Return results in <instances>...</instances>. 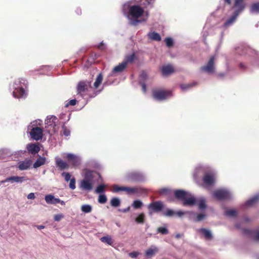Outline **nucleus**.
<instances>
[{
  "label": "nucleus",
  "mask_w": 259,
  "mask_h": 259,
  "mask_svg": "<svg viewBox=\"0 0 259 259\" xmlns=\"http://www.w3.org/2000/svg\"><path fill=\"white\" fill-rule=\"evenodd\" d=\"M122 12L128 20V23L132 26H137L140 23L147 21L149 13L139 5H131L127 2L122 6Z\"/></svg>",
  "instance_id": "1"
},
{
  "label": "nucleus",
  "mask_w": 259,
  "mask_h": 259,
  "mask_svg": "<svg viewBox=\"0 0 259 259\" xmlns=\"http://www.w3.org/2000/svg\"><path fill=\"white\" fill-rule=\"evenodd\" d=\"M27 84V81L23 78L16 79L11 87L13 97L16 98H25L27 94L26 90Z\"/></svg>",
  "instance_id": "2"
},
{
  "label": "nucleus",
  "mask_w": 259,
  "mask_h": 259,
  "mask_svg": "<svg viewBox=\"0 0 259 259\" xmlns=\"http://www.w3.org/2000/svg\"><path fill=\"white\" fill-rule=\"evenodd\" d=\"M58 120L56 116L53 115L47 116L45 120V128L49 134H52L58 131Z\"/></svg>",
  "instance_id": "3"
},
{
  "label": "nucleus",
  "mask_w": 259,
  "mask_h": 259,
  "mask_svg": "<svg viewBox=\"0 0 259 259\" xmlns=\"http://www.w3.org/2000/svg\"><path fill=\"white\" fill-rule=\"evenodd\" d=\"M172 96L170 91H164L162 90H155L153 91V98L157 101H163Z\"/></svg>",
  "instance_id": "4"
},
{
  "label": "nucleus",
  "mask_w": 259,
  "mask_h": 259,
  "mask_svg": "<svg viewBox=\"0 0 259 259\" xmlns=\"http://www.w3.org/2000/svg\"><path fill=\"white\" fill-rule=\"evenodd\" d=\"M124 178L128 182H140L144 180V176L140 172L132 171L127 172Z\"/></svg>",
  "instance_id": "5"
},
{
  "label": "nucleus",
  "mask_w": 259,
  "mask_h": 259,
  "mask_svg": "<svg viewBox=\"0 0 259 259\" xmlns=\"http://www.w3.org/2000/svg\"><path fill=\"white\" fill-rule=\"evenodd\" d=\"M63 157L66 158L74 167L78 166L81 162V158L80 156L72 153H65L63 154Z\"/></svg>",
  "instance_id": "6"
},
{
  "label": "nucleus",
  "mask_w": 259,
  "mask_h": 259,
  "mask_svg": "<svg viewBox=\"0 0 259 259\" xmlns=\"http://www.w3.org/2000/svg\"><path fill=\"white\" fill-rule=\"evenodd\" d=\"M213 196L218 200H224L231 198L232 193L226 189H222L214 191Z\"/></svg>",
  "instance_id": "7"
},
{
  "label": "nucleus",
  "mask_w": 259,
  "mask_h": 259,
  "mask_svg": "<svg viewBox=\"0 0 259 259\" xmlns=\"http://www.w3.org/2000/svg\"><path fill=\"white\" fill-rule=\"evenodd\" d=\"M216 59L215 56L210 57L207 63L201 67L202 70L208 74L213 73L215 72L214 62Z\"/></svg>",
  "instance_id": "8"
},
{
  "label": "nucleus",
  "mask_w": 259,
  "mask_h": 259,
  "mask_svg": "<svg viewBox=\"0 0 259 259\" xmlns=\"http://www.w3.org/2000/svg\"><path fill=\"white\" fill-rule=\"evenodd\" d=\"M211 169L208 166L199 165L196 167L194 171V178H197L201 177L202 175H205V174L209 172Z\"/></svg>",
  "instance_id": "9"
},
{
  "label": "nucleus",
  "mask_w": 259,
  "mask_h": 259,
  "mask_svg": "<svg viewBox=\"0 0 259 259\" xmlns=\"http://www.w3.org/2000/svg\"><path fill=\"white\" fill-rule=\"evenodd\" d=\"M91 82L88 81H82L78 83L77 87V94L83 96L84 93L91 88Z\"/></svg>",
  "instance_id": "10"
},
{
  "label": "nucleus",
  "mask_w": 259,
  "mask_h": 259,
  "mask_svg": "<svg viewBox=\"0 0 259 259\" xmlns=\"http://www.w3.org/2000/svg\"><path fill=\"white\" fill-rule=\"evenodd\" d=\"M203 181L206 186H211L213 185L215 181V174L211 169L204 175Z\"/></svg>",
  "instance_id": "11"
},
{
  "label": "nucleus",
  "mask_w": 259,
  "mask_h": 259,
  "mask_svg": "<svg viewBox=\"0 0 259 259\" xmlns=\"http://www.w3.org/2000/svg\"><path fill=\"white\" fill-rule=\"evenodd\" d=\"M30 134L32 139L38 141L42 139V130L39 127H33L30 132Z\"/></svg>",
  "instance_id": "12"
},
{
  "label": "nucleus",
  "mask_w": 259,
  "mask_h": 259,
  "mask_svg": "<svg viewBox=\"0 0 259 259\" xmlns=\"http://www.w3.org/2000/svg\"><path fill=\"white\" fill-rule=\"evenodd\" d=\"M159 251V248L155 245H151L145 251L144 255L146 257L150 258L155 256Z\"/></svg>",
  "instance_id": "13"
},
{
  "label": "nucleus",
  "mask_w": 259,
  "mask_h": 259,
  "mask_svg": "<svg viewBox=\"0 0 259 259\" xmlns=\"http://www.w3.org/2000/svg\"><path fill=\"white\" fill-rule=\"evenodd\" d=\"M80 188L87 191H91L93 189L92 181L83 179L80 182Z\"/></svg>",
  "instance_id": "14"
},
{
  "label": "nucleus",
  "mask_w": 259,
  "mask_h": 259,
  "mask_svg": "<svg viewBox=\"0 0 259 259\" xmlns=\"http://www.w3.org/2000/svg\"><path fill=\"white\" fill-rule=\"evenodd\" d=\"M164 205L162 202L160 201H155L149 204L148 206V208L156 212H159L161 211L163 208Z\"/></svg>",
  "instance_id": "15"
},
{
  "label": "nucleus",
  "mask_w": 259,
  "mask_h": 259,
  "mask_svg": "<svg viewBox=\"0 0 259 259\" xmlns=\"http://www.w3.org/2000/svg\"><path fill=\"white\" fill-rule=\"evenodd\" d=\"M196 199L191 193H189L183 201L184 206H194L196 204Z\"/></svg>",
  "instance_id": "16"
},
{
  "label": "nucleus",
  "mask_w": 259,
  "mask_h": 259,
  "mask_svg": "<svg viewBox=\"0 0 259 259\" xmlns=\"http://www.w3.org/2000/svg\"><path fill=\"white\" fill-rule=\"evenodd\" d=\"M24 181L25 178L23 177L12 176L6 178L5 180L0 181V184L8 182H11V183L16 182L17 183H22Z\"/></svg>",
  "instance_id": "17"
},
{
  "label": "nucleus",
  "mask_w": 259,
  "mask_h": 259,
  "mask_svg": "<svg viewBox=\"0 0 259 259\" xmlns=\"http://www.w3.org/2000/svg\"><path fill=\"white\" fill-rule=\"evenodd\" d=\"M26 149L29 153L34 155L40 150V148L36 144L30 143L27 145Z\"/></svg>",
  "instance_id": "18"
},
{
  "label": "nucleus",
  "mask_w": 259,
  "mask_h": 259,
  "mask_svg": "<svg viewBox=\"0 0 259 259\" xmlns=\"http://www.w3.org/2000/svg\"><path fill=\"white\" fill-rule=\"evenodd\" d=\"M242 11L236 9L233 15L225 23V26L228 27L231 25L235 21L237 16Z\"/></svg>",
  "instance_id": "19"
},
{
  "label": "nucleus",
  "mask_w": 259,
  "mask_h": 259,
  "mask_svg": "<svg viewBox=\"0 0 259 259\" xmlns=\"http://www.w3.org/2000/svg\"><path fill=\"white\" fill-rule=\"evenodd\" d=\"M31 164L32 161L31 160H26L20 161L18 163V168L21 170H26L31 166Z\"/></svg>",
  "instance_id": "20"
},
{
  "label": "nucleus",
  "mask_w": 259,
  "mask_h": 259,
  "mask_svg": "<svg viewBox=\"0 0 259 259\" xmlns=\"http://www.w3.org/2000/svg\"><path fill=\"white\" fill-rule=\"evenodd\" d=\"M125 62H121L119 65L115 66L112 70L110 75L112 76L115 74L122 72L126 68Z\"/></svg>",
  "instance_id": "21"
},
{
  "label": "nucleus",
  "mask_w": 259,
  "mask_h": 259,
  "mask_svg": "<svg viewBox=\"0 0 259 259\" xmlns=\"http://www.w3.org/2000/svg\"><path fill=\"white\" fill-rule=\"evenodd\" d=\"M188 212H184L182 211H178L177 212L175 211L174 210L170 209H167L166 211L163 212V214L166 217H172L175 214H177L178 217H181L184 214L187 213Z\"/></svg>",
  "instance_id": "22"
},
{
  "label": "nucleus",
  "mask_w": 259,
  "mask_h": 259,
  "mask_svg": "<svg viewBox=\"0 0 259 259\" xmlns=\"http://www.w3.org/2000/svg\"><path fill=\"white\" fill-rule=\"evenodd\" d=\"M45 199L46 202L49 204H56L59 203V199L55 198L52 194H48L45 196Z\"/></svg>",
  "instance_id": "23"
},
{
  "label": "nucleus",
  "mask_w": 259,
  "mask_h": 259,
  "mask_svg": "<svg viewBox=\"0 0 259 259\" xmlns=\"http://www.w3.org/2000/svg\"><path fill=\"white\" fill-rule=\"evenodd\" d=\"M188 193L189 192L182 190H177L175 191L176 197L183 201H184Z\"/></svg>",
  "instance_id": "24"
},
{
  "label": "nucleus",
  "mask_w": 259,
  "mask_h": 259,
  "mask_svg": "<svg viewBox=\"0 0 259 259\" xmlns=\"http://www.w3.org/2000/svg\"><path fill=\"white\" fill-rule=\"evenodd\" d=\"M161 71L164 76H166L174 72V68L172 65H167L162 67Z\"/></svg>",
  "instance_id": "25"
},
{
  "label": "nucleus",
  "mask_w": 259,
  "mask_h": 259,
  "mask_svg": "<svg viewBox=\"0 0 259 259\" xmlns=\"http://www.w3.org/2000/svg\"><path fill=\"white\" fill-rule=\"evenodd\" d=\"M244 233L248 234L254 240L259 241V230H244Z\"/></svg>",
  "instance_id": "26"
},
{
  "label": "nucleus",
  "mask_w": 259,
  "mask_h": 259,
  "mask_svg": "<svg viewBox=\"0 0 259 259\" xmlns=\"http://www.w3.org/2000/svg\"><path fill=\"white\" fill-rule=\"evenodd\" d=\"M196 204L198 205L199 208L201 210H204L206 208V201L203 197L197 198Z\"/></svg>",
  "instance_id": "27"
},
{
  "label": "nucleus",
  "mask_w": 259,
  "mask_h": 259,
  "mask_svg": "<svg viewBox=\"0 0 259 259\" xmlns=\"http://www.w3.org/2000/svg\"><path fill=\"white\" fill-rule=\"evenodd\" d=\"M201 235L203 236L207 240H209L212 238V234L210 230L202 228L199 230Z\"/></svg>",
  "instance_id": "28"
},
{
  "label": "nucleus",
  "mask_w": 259,
  "mask_h": 259,
  "mask_svg": "<svg viewBox=\"0 0 259 259\" xmlns=\"http://www.w3.org/2000/svg\"><path fill=\"white\" fill-rule=\"evenodd\" d=\"M258 199H259V194H257V195H255L254 196H253V197L249 199V200H248L246 202V203L245 204V206H247V207L251 206L252 205H253V204L256 203L257 202V201L258 200Z\"/></svg>",
  "instance_id": "29"
},
{
  "label": "nucleus",
  "mask_w": 259,
  "mask_h": 259,
  "mask_svg": "<svg viewBox=\"0 0 259 259\" xmlns=\"http://www.w3.org/2000/svg\"><path fill=\"white\" fill-rule=\"evenodd\" d=\"M46 162V158L43 157L39 156L33 164V167L36 168L41 165H44Z\"/></svg>",
  "instance_id": "30"
},
{
  "label": "nucleus",
  "mask_w": 259,
  "mask_h": 259,
  "mask_svg": "<svg viewBox=\"0 0 259 259\" xmlns=\"http://www.w3.org/2000/svg\"><path fill=\"white\" fill-rule=\"evenodd\" d=\"M56 165L61 169H64L67 168L68 164L66 162L63 161L61 159L58 157L55 158Z\"/></svg>",
  "instance_id": "31"
},
{
  "label": "nucleus",
  "mask_w": 259,
  "mask_h": 259,
  "mask_svg": "<svg viewBox=\"0 0 259 259\" xmlns=\"http://www.w3.org/2000/svg\"><path fill=\"white\" fill-rule=\"evenodd\" d=\"M148 36L149 39L156 41H160L161 40V36L159 33L156 32H149L148 34Z\"/></svg>",
  "instance_id": "32"
},
{
  "label": "nucleus",
  "mask_w": 259,
  "mask_h": 259,
  "mask_svg": "<svg viewBox=\"0 0 259 259\" xmlns=\"http://www.w3.org/2000/svg\"><path fill=\"white\" fill-rule=\"evenodd\" d=\"M244 0H235L234 7L235 9L242 11L244 8V5L243 3Z\"/></svg>",
  "instance_id": "33"
},
{
  "label": "nucleus",
  "mask_w": 259,
  "mask_h": 259,
  "mask_svg": "<svg viewBox=\"0 0 259 259\" xmlns=\"http://www.w3.org/2000/svg\"><path fill=\"white\" fill-rule=\"evenodd\" d=\"M11 155L10 151L7 149H0V159H4Z\"/></svg>",
  "instance_id": "34"
},
{
  "label": "nucleus",
  "mask_w": 259,
  "mask_h": 259,
  "mask_svg": "<svg viewBox=\"0 0 259 259\" xmlns=\"http://www.w3.org/2000/svg\"><path fill=\"white\" fill-rule=\"evenodd\" d=\"M124 191L128 194H133L138 192V189L136 187H124Z\"/></svg>",
  "instance_id": "35"
},
{
  "label": "nucleus",
  "mask_w": 259,
  "mask_h": 259,
  "mask_svg": "<svg viewBox=\"0 0 259 259\" xmlns=\"http://www.w3.org/2000/svg\"><path fill=\"white\" fill-rule=\"evenodd\" d=\"M100 240L105 243H106L108 245H111L113 244V241L111 237V236L109 235H107L105 236H103L101 238Z\"/></svg>",
  "instance_id": "36"
},
{
  "label": "nucleus",
  "mask_w": 259,
  "mask_h": 259,
  "mask_svg": "<svg viewBox=\"0 0 259 259\" xmlns=\"http://www.w3.org/2000/svg\"><path fill=\"white\" fill-rule=\"evenodd\" d=\"M103 80V76L101 73L98 75L95 82L94 83V88L97 89Z\"/></svg>",
  "instance_id": "37"
},
{
  "label": "nucleus",
  "mask_w": 259,
  "mask_h": 259,
  "mask_svg": "<svg viewBox=\"0 0 259 259\" xmlns=\"http://www.w3.org/2000/svg\"><path fill=\"white\" fill-rule=\"evenodd\" d=\"M135 58V56L134 54H132L130 55L126 56L124 60L122 61V62H125V65L127 66V65L130 63H132Z\"/></svg>",
  "instance_id": "38"
},
{
  "label": "nucleus",
  "mask_w": 259,
  "mask_h": 259,
  "mask_svg": "<svg viewBox=\"0 0 259 259\" xmlns=\"http://www.w3.org/2000/svg\"><path fill=\"white\" fill-rule=\"evenodd\" d=\"M250 12L253 14L259 13V3L253 4L251 6Z\"/></svg>",
  "instance_id": "39"
},
{
  "label": "nucleus",
  "mask_w": 259,
  "mask_h": 259,
  "mask_svg": "<svg viewBox=\"0 0 259 259\" xmlns=\"http://www.w3.org/2000/svg\"><path fill=\"white\" fill-rule=\"evenodd\" d=\"M93 171L86 169L84 172V177L83 179L89 180L90 181H93Z\"/></svg>",
  "instance_id": "40"
},
{
  "label": "nucleus",
  "mask_w": 259,
  "mask_h": 259,
  "mask_svg": "<svg viewBox=\"0 0 259 259\" xmlns=\"http://www.w3.org/2000/svg\"><path fill=\"white\" fill-rule=\"evenodd\" d=\"M81 210L85 213H89L92 210V207L89 204H85L81 206Z\"/></svg>",
  "instance_id": "41"
},
{
  "label": "nucleus",
  "mask_w": 259,
  "mask_h": 259,
  "mask_svg": "<svg viewBox=\"0 0 259 259\" xmlns=\"http://www.w3.org/2000/svg\"><path fill=\"white\" fill-rule=\"evenodd\" d=\"M124 186H120L118 185H114L112 186V192L114 193H118L120 191H124Z\"/></svg>",
  "instance_id": "42"
},
{
  "label": "nucleus",
  "mask_w": 259,
  "mask_h": 259,
  "mask_svg": "<svg viewBox=\"0 0 259 259\" xmlns=\"http://www.w3.org/2000/svg\"><path fill=\"white\" fill-rule=\"evenodd\" d=\"M110 203L112 206L117 207L120 205V201L119 198L114 197L112 198Z\"/></svg>",
  "instance_id": "43"
},
{
  "label": "nucleus",
  "mask_w": 259,
  "mask_h": 259,
  "mask_svg": "<svg viewBox=\"0 0 259 259\" xmlns=\"http://www.w3.org/2000/svg\"><path fill=\"white\" fill-rule=\"evenodd\" d=\"M145 220V214L143 213H140L136 219L135 222L138 224H143Z\"/></svg>",
  "instance_id": "44"
},
{
  "label": "nucleus",
  "mask_w": 259,
  "mask_h": 259,
  "mask_svg": "<svg viewBox=\"0 0 259 259\" xmlns=\"http://www.w3.org/2000/svg\"><path fill=\"white\" fill-rule=\"evenodd\" d=\"M225 214L230 217H233L236 215L237 211L235 209H228L225 211Z\"/></svg>",
  "instance_id": "45"
},
{
  "label": "nucleus",
  "mask_w": 259,
  "mask_h": 259,
  "mask_svg": "<svg viewBox=\"0 0 259 259\" xmlns=\"http://www.w3.org/2000/svg\"><path fill=\"white\" fill-rule=\"evenodd\" d=\"M105 185L103 184L100 185L97 187L95 191V192L97 194H101L104 193L105 191Z\"/></svg>",
  "instance_id": "46"
},
{
  "label": "nucleus",
  "mask_w": 259,
  "mask_h": 259,
  "mask_svg": "<svg viewBox=\"0 0 259 259\" xmlns=\"http://www.w3.org/2000/svg\"><path fill=\"white\" fill-rule=\"evenodd\" d=\"M143 205V203L141 200H136L133 202V206L136 208L138 209L141 208Z\"/></svg>",
  "instance_id": "47"
},
{
  "label": "nucleus",
  "mask_w": 259,
  "mask_h": 259,
  "mask_svg": "<svg viewBox=\"0 0 259 259\" xmlns=\"http://www.w3.org/2000/svg\"><path fill=\"white\" fill-rule=\"evenodd\" d=\"M107 199L105 194H100L98 198V202L101 204H104L107 202Z\"/></svg>",
  "instance_id": "48"
},
{
  "label": "nucleus",
  "mask_w": 259,
  "mask_h": 259,
  "mask_svg": "<svg viewBox=\"0 0 259 259\" xmlns=\"http://www.w3.org/2000/svg\"><path fill=\"white\" fill-rule=\"evenodd\" d=\"M195 84V83H189V84H181L180 85V87H181V89H182V90L183 91H187V90H188L189 89H190L191 87H192L193 85H194Z\"/></svg>",
  "instance_id": "49"
},
{
  "label": "nucleus",
  "mask_w": 259,
  "mask_h": 259,
  "mask_svg": "<svg viewBox=\"0 0 259 259\" xmlns=\"http://www.w3.org/2000/svg\"><path fill=\"white\" fill-rule=\"evenodd\" d=\"M206 218V215L203 213L198 214L194 220L195 222H200Z\"/></svg>",
  "instance_id": "50"
},
{
  "label": "nucleus",
  "mask_w": 259,
  "mask_h": 259,
  "mask_svg": "<svg viewBox=\"0 0 259 259\" xmlns=\"http://www.w3.org/2000/svg\"><path fill=\"white\" fill-rule=\"evenodd\" d=\"M165 42L166 43V46L168 47H170L173 45V40L171 38H166L165 39Z\"/></svg>",
  "instance_id": "51"
},
{
  "label": "nucleus",
  "mask_w": 259,
  "mask_h": 259,
  "mask_svg": "<svg viewBox=\"0 0 259 259\" xmlns=\"http://www.w3.org/2000/svg\"><path fill=\"white\" fill-rule=\"evenodd\" d=\"M62 176L64 177V179L66 182H68L71 179V175L69 172H63L62 174Z\"/></svg>",
  "instance_id": "52"
},
{
  "label": "nucleus",
  "mask_w": 259,
  "mask_h": 259,
  "mask_svg": "<svg viewBox=\"0 0 259 259\" xmlns=\"http://www.w3.org/2000/svg\"><path fill=\"white\" fill-rule=\"evenodd\" d=\"M69 187L72 190H74L76 188L75 179L74 178H72L70 181Z\"/></svg>",
  "instance_id": "53"
},
{
  "label": "nucleus",
  "mask_w": 259,
  "mask_h": 259,
  "mask_svg": "<svg viewBox=\"0 0 259 259\" xmlns=\"http://www.w3.org/2000/svg\"><path fill=\"white\" fill-rule=\"evenodd\" d=\"M157 231L162 234H167L168 232V230L165 227H159Z\"/></svg>",
  "instance_id": "54"
},
{
  "label": "nucleus",
  "mask_w": 259,
  "mask_h": 259,
  "mask_svg": "<svg viewBox=\"0 0 259 259\" xmlns=\"http://www.w3.org/2000/svg\"><path fill=\"white\" fill-rule=\"evenodd\" d=\"M62 134L65 136L68 137L70 135V131L64 126L62 127Z\"/></svg>",
  "instance_id": "55"
},
{
  "label": "nucleus",
  "mask_w": 259,
  "mask_h": 259,
  "mask_svg": "<svg viewBox=\"0 0 259 259\" xmlns=\"http://www.w3.org/2000/svg\"><path fill=\"white\" fill-rule=\"evenodd\" d=\"M170 192V190L166 188H162L159 190V193L160 194H168Z\"/></svg>",
  "instance_id": "56"
},
{
  "label": "nucleus",
  "mask_w": 259,
  "mask_h": 259,
  "mask_svg": "<svg viewBox=\"0 0 259 259\" xmlns=\"http://www.w3.org/2000/svg\"><path fill=\"white\" fill-rule=\"evenodd\" d=\"M64 218V215L62 213L57 214L54 215V219L55 221L59 222Z\"/></svg>",
  "instance_id": "57"
},
{
  "label": "nucleus",
  "mask_w": 259,
  "mask_h": 259,
  "mask_svg": "<svg viewBox=\"0 0 259 259\" xmlns=\"http://www.w3.org/2000/svg\"><path fill=\"white\" fill-rule=\"evenodd\" d=\"M147 78H148L147 73L145 71L142 72L140 74L141 80H142V81H144V80L146 79Z\"/></svg>",
  "instance_id": "58"
},
{
  "label": "nucleus",
  "mask_w": 259,
  "mask_h": 259,
  "mask_svg": "<svg viewBox=\"0 0 259 259\" xmlns=\"http://www.w3.org/2000/svg\"><path fill=\"white\" fill-rule=\"evenodd\" d=\"M76 103V100L75 99H72L70 100L69 102L66 103L65 107H67L69 105L74 106Z\"/></svg>",
  "instance_id": "59"
},
{
  "label": "nucleus",
  "mask_w": 259,
  "mask_h": 259,
  "mask_svg": "<svg viewBox=\"0 0 259 259\" xmlns=\"http://www.w3.org/2000/svg\"><path fill=\"white\" fill-rule=\"evenodd\" d=\"M139 254V253L138 252L134 251V252L129 253L128 255L132 258H135L138 256Z\"/></svg>",
  "instance_id": "60"
},
{
  "label": "nucleus",
  "mask_w": 259,
  "mask_h": 259,
  "mask_svg": "<svg viewBox=\"0 0 259 259\" xmlns=\"http://www.w3.org/2000/svg\"><path fill=\"white\" fill-rule=\"evenodd\" d=\"M140 84L142 87V91L143 93H146V86L144 82V81H142V80H140Z\"/></svg>",
  "instance_id": "61"
},
{
  "label": "nucleus",
  "mask_w": 259,
  "mask_h": 259,
  "mask_svg": "<svg viewBox=\"0 0 259 259\" xmlns=\"http://www.w3.org/2000/svg\"><path fill=\"white\" fill-rule=\"evenodd\" d=\"M27 198L29 199H34L35 198V195L33 193H30L27 195Z\"/></svg>",
  "instance_id": "62"
},
{
  "label": "nucleus",
  "mask_w": 259,
  "mask_h": 259,
  "mask_svg": "<svg viewBox=\"0 0 259 259\" xmlns=\"http://www.w3.org/2000/svg\"><path fill=\"white\" fill-rule=\"evenodd\" d=\"M36 227L38 230H41L45 228V226L43 225H37Z\"/></svg>",
  "instance_id": "63"
},
{
  "label": "nucleus",
  "mask_w": 259,
  "mask_h": 259,
  "mask_svg": "<svg viewBox=\"0 0 259 259\" xmlns=\"http://www.w3.org/2000/svg\"><path fill=\"white\" fill-rule=\"evenodd\" d=\"M98 48H100V49H104V45H103V42L100 43V44L98 46Z\"/></svg>",
  "instance_id": "64"
}]
</instances>
